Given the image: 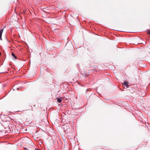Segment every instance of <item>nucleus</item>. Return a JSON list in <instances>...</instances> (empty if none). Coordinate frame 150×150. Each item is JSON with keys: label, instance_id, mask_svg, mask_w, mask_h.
Here are the masks:
<instances>
[{"label": "nucleus", "instance_id": "f257e3e1", "mask_svg": "<svg viewBox=\"0 0 150 150\" xmlns=\"http://www.w3.org/2000/svg\"><path fill=\"white\" fill-rule=\"evenodd\" d=\"M125 86H126L127 88L128 87V82L127 81H125L123 83H122Z\"/></svg>", "mask_w": 150, "mask_h": 150}, {"label": "nucleus", "instance_id": "f03ea898", "mask_svg": "<svg viewBox=\"0 0 150 150\" xmlns=\"http://www.w3.org/2000/svg\"><path fill=\"white\" fill-rule=\"evenodd\" d=\"M57 101L59 103H60L62 102V100L61 98H57Z\"/></svg>", "mask_w": 150, "mask_h": 150}, {"label": "nucleus", "instance_id": "7ed1b4c3", "mask_svg": "<svg viewBox=\"0 0 150 150\" xmlns=\"http://www.w3.org/2000/svg\"><path fill=\"white\" fill-rule=\"evenodd\" d=\"M4 28H3L2 29H1L0 30V36L1 35L2 36V34Z\"/></svg>", "mask_w": 150, "mask_h": 150}, {"label": "nucleus", "instance_id": "20e7f679", "mask_svg": "<svg viewBox=\"0 0 150 150\" xmlns=\"http://www.w3.org/2000/svg\"><path fill=\"white\" fill-rule=\"evenodd\" d=\"M11 55L15 59H17L16 57L15 56V54L14 53H12L11 54Z\"/></svg>", "mask_w": 150, "mask_h": 150}, {"label": "nucleus", "instance_id": "39448f33", "mask_svg": "<svg viewBox=\"0 0 150 150\" xmlns=\"http://www.w3.org/2000/svg\"><path fill=\"white\" fill-rule=\"evenodd\" d=\"M7 128L8 129L7 131V132H8L11 131V129H10V127H9V126H8Z\"/></svg>", "mask_w": 150, "mask_h": 150}, {"label": "nucleus", "instance_id": "423d86ee", "mask_svg": "<svg viewBox=\"0 0 150 150\" xmlns=\"http://www.w3.org/2000/svg\"><path fill=\"white\" fill-rule=\"evenodd\" d=\"M6 130H0V132H6Z\"/></svg>", "mask_w": 150, "mask_h": 150}, {"label": "nucleus", "instance_id": "0eeeda50", "mask_svg": "<svg viewBox=\"0 0 150 150\" xmlns=\"http://www.w3.org/2000/svg\"><path fill=\"white\" fill-rule=\"evenodd\" d=\"M147 33L148 34L150 35V31L149 30H147Z\"/></svg>", "mask_w": 150, "mask_h": 150}, {"label": "nucleus", "instance_id": "6e6552de", "mask_svg": "<svg viewBox=\"0 0 150 150\" xmlns=\"http://www.w3.org/2000/svg\"><path fill=\"white\" fill-rule=\"evenodd\" d=\"M1 35L0 36V40H2V38H1Z\"/></svg>", "mask_w": 150, "mask_h": 150}, {"label": "nucleus", "instance_id": "1a4fd4ad", "mask_svg": "<svg viewBox=\"0 0 150 150\" xmlns=\"http://www.w3.org/2000/svg\"><path fill=\"white\" fill-rule=\"evenodd\" d=\"M7 40V42H9V43L10 42V41H9L8 40Z\"/></svg>", "mask_w": 150, "mask_h": 150}, {"label": "nucleus", "instance_id": "9d476101", "mask_svg": "<svg viewBox=\"0 0 150 150\" xmlns=\"http://www.w3.org/2000/svg\"><path fill=\"white\" fill-rule=\"evenodd\" d=\"M1 54V53L0 52V55Z\"/></svg>", "mask_w": 150, "mask_h": 150}]
</instances>
